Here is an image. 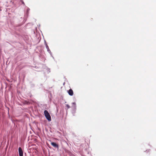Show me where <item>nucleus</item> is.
Returning a JSON list of instances; mask_svg holds the SVG:
<instances>
[{"label":"nucleus","mask_w":156,"mask_h":156,"mask_svg":"<svg viewBox=\"0 0 156 156\" xmlns=\"http://www.w3.org/2000/svg\"><path fill=\"white\" fill-rule=\"evenodd\" d=\"M44 115L46 118L48 120V121H51V116L47 110H45L44 112Z\"/></svg>","instance_id":"nucleus-1"},{"label":"nucleus","mask_w":156,"mask_h":156,"mask_svg":"<svg viewBox=\"0 0 156 156\" xmlns=\"http://www.w3.org/2000/svg\"><path fill=\"white\" fill-rule=\"evenodd\" d=\"M19 153L20 156H23V152L20 147L19 148Z\"/></svg>","instance_id":"nucleus-2"},{"label":"nucleus","mask_w":156,"mask_h":156,"mask_svg":"<svg viewBox=\"0 0 156 156\" xmlns=\"http://www.w3.org/2000/svg\"><path fill=\"white\" fill-rule=\"evenodd\" d=\"M69 94L70 96H72L73 95V90L70 89L68 91Z\"/></svg>","instance_id":"nucleus-3"},{"label":"nucleus","mask_w":156,"mask_h":156,"mask_svg":"<svg viewBox=\"0 0 156 156\" xmlns=\"http://www.w3.org/2000/svg\"><path fill=\"white\" fill-rule=\"evenodd\" d=\"M21 1L22 2V4H23L24 5H25V3H24V2H23V0H21Z\"/></svg>","instance_id":"nucleus-8"},{"label":"nucleus","mask_w":156,"mask_h":156,"mask_svg":"<svg viewBox=\"0 0 156 156\" xmlns=\"http://www.w3.org/2000/svg\"><path fill=\"white\" fill-rule=\"evenodd\" d=\"M46 47L48 50V49H49V47L47 44H46Z\"/></svg>","instance_id":"nucleus-6"},{"label":"nucleus","mask_w":156,"mask_h":156,"mask_svg":"<svg viewBox=\"0 0 156 156\" xmlns=\"http://www.w3.org/2000/svg\"><path fill=\"white\" fill-rule=\"evenodd\" d=\"M73 104V106H72V107L73 108V109H76V104L75 102H73L72 103Z\"/></svg>","instance_id":"nucleus-5"},{"label":"nucleus","mask_w":156,"mask_h":156,"mask_svg":"<svg viewBox=\"0 0 156 156\" xmlns=\"http://www.w3.org/2000/svg\"><path fill=\"white\" fill-rule=\"evenodd\" d=\"M51 144L54 147H58V145L54 142H51Z\"/></svg>","instance_id":"nucleus-4"},{"label":"nucleus","mask_w":156,"mask_h":156,"mask_svg":"<svg viewBox=\"0 0 156 156\" xmlns=\"http://www.w3.org/2000/svg\"><path fill=\"white\" fill-rule=\"evenodd\" d=\"M66 106L67 108H70L69 105H66Z\"/></svg>","instance_id":"nucleus-7"}]
</instances>
